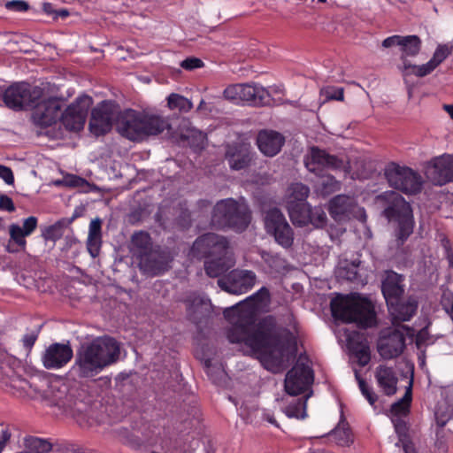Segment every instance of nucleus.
I'll return each mask as SVG.
<instances>
[{
  "label": "nucleus",
  "mask_w": 453,
  "mask_h": 453,
  "mask_svg": "<svg viewBox=\"0 0 453 453\" xmlns=\"http://www.w3.org/2000/svg\"><path fill=\"white\" fill-rule=\"evenodd\" d=\"M269 297L268 288L262 287L245 302L226 309L224 316L232 324L226 337L231 343H243L252 352L264 354L263 360L266 365L278 367L293 342V335L272 315L256 323L258 306Z\"/></svg>",
  "instance_id": "1"
},
{
  "label": "nucleus",
  "mask_w": 453,
  "mask_h": 453,
  "mask_svg": "<svg viewBox=\"0 0 453 453\" xmlns=\"http://www.w3.org/2000/svg\"><path fill=\"white\" fill-rule=\"evenodd\" d=\"M119 355L120 347L114 338L99 337L80 347L71 371L81 379L92 378L115 364Z\"/></svg>",
  "instance_id": "2"
},
{
  "label": "nucleus",
  "mask_w": 453,
  "mask_h": 453,
  "mask_svg": "<svg viewBox=\"0 0 453 453\" xmlns=\"http://www.w3.org/2000/svg\"><path fill=\"white\" fill-rule=\"evenodd\" d=\"M116 128L121 136L133 142H142L150 136L161 134L168 138L175 137L167 119L133 109L120 112L116 121Z\"/></svg>",
  "instance_id": "3"
},
{
  "label": "nucleus",
  "mask_w": 453,
  "mask_h": 453,
  "mask_svg": "<svg viewBox=\"0 0 453 453\" xmlns=\"http://www.w3.org/2000/svg\"><path fill=\"white\" fill-rule=\"evenodd\" d=\"M333 317L344 323H356L360 328H369L376 323L372 303L360 294L338 295L331 301Z\"/></svg>",
  "instance_id": "4"
},
{
  "label": "nucleus",
  "mask_w": 453,
  "mask_h": 453,
  "mask_svg": "<svg viewBox=\"0 0 453 453\" xmlns=\"http://www.w3.org/2000/svg\"><path fill=\"white\" fill-rule=\"evenodd\" d=\"M251 213L247 205L233 198L219 201L212 210L211 225L218 229L244 231L250 223Z\"/></svg>",
  "instance_id": "5"
},
{
  "label": "nucleus",
  "mask_w": 453,
  "mask_h": 453,
  "mask_svg": "<svg viewBox=\"0 0 453 453\" xmlns=\"http://www.w3.org/2000/svg\"><path fill=\"white\" fill-rule=\"evenodd\" d=\"M381 197L388 202V205L383 211V215L389 221H396L398 224L395 236L396 246L400 248L413 233L414 220L412 209L410 203L396 192L384 193Z\"/></svg>",
  "instance_id": "6"
},
{
  "label": "nucleus",
  "mask_w": 453,
  "mask_h": 453,
  "mask_svg": "<svg viewBox=\"0 0 453 453\" xmlns=\"http://www.w3.org/2000/svg\"><path fill=\"white\" fill-rule=\"evenodd\" d=\"M384 175L391 188L406 195H417L423 188L422 176L411 167L390 162L385 166Z\"/></svg>",
  "instance_id": "7"
},
{
  "label": "nucleus",
  "mask_w": 453,
  "mask_h": 453,
  "mask_svg": "<svg viewBox=\"0 0 453 453\" xmlns=\"http://www.w3.org/2000/svg\"><path fill=\"white\" fill-rule=\"evenodd\" d=\"M43 89L27 82H14L4 91V104L13 111L32 108L41 100Z\"/></svg>",
  "instance_id": "8"
},
{
  "label": "nucleus",
  "mask_w": 453,
  "mask_h": 453,
  "mask_svg": "<svg viewBox=\"0 0 453 453\" xmlns=\"http://www.w3.org/2000/svg\"><path fill=\"white\" fill-rule=\"evenodd\" d=\"M223 96L235 104L248 103L259 105L269 101L270 94L262 86L238 83L227 86L223 92Z\"/></svg>",
  "instance_id": "9"
},
{
  "label": "nucleus",
  "mask_w": 453,
  "mask_h": 453,
  "mask_svg": "<svg viewBox=\"0 0 453 453\" xmlns=\"http://www.w3.org/2000/svg\"><path fill=\"white\" fill-rule=\"evenodd\" d=\"M265 228L275 242L283 248H289L294 242V233L285 216L278 208L266 211L265 216Z\"/></svg>",
  "instance_id": "10"
},
{
  "label": "nucleus",
  "mask_w": 453,
  "mask_h": 453,
  "mask_svg": "<svg viewBox=\"0 0 453 453\" xmlns=\"http://www.w3.org/2000/svg\"><path fill=\"white\" fill-rule=\"evenodd\" d=\"M229 243L226 237L214 233L204 234L194 242L191 253L193 257L202 259L228 254Z\"/></svg>",
  "instance_id": "11"
},
{
  "label": "nucleus",
  "mask_w": 453,
  "mask_h": 453,
  "mask_svg": "<svg viewBox=\"0 0 453 453\" xmlns=\"http://www.w3.org/2000/svg\"><path fill=\"white\" fill-rule=\"evenodd\" d=\"M93 101L89 96L83 95L75 99L63 113L60 120L69 131H80L83 128L88 110Z\"/></svg>",
  "instance_id": "12"
},
{
  "label": "nucleus",
  "mask_w": 453,
  "mask_h": 453,
  "mask_svg": "<svg viewBox=\"0 0 453 453\" xmlns=\"http://www.w3.org/2000/svg\"><path fill=\"white\" fill-rule=\"evenodd\" d=\"M257 276L250 270H232L218 280V285L227 293L242 295L255 285Z\"/></svg>",
  "instance_id": "13"
},
{
  "label": "nucleus",
  "mask_w": 453,
  "mask_h": 453,
  "mask_svg": "<svg viewBox=\"0 0 453 453\" xmlns=\"http://www.w3.org/2000/svg\"><path fill=\"white\" fill-rule=\"evenodd\" d=\"M314 375L311 368L304 364H296L286 374L285 390L290 395L304 393L313 383Z\"/></svg>",
  "instance_id": "14"
},
{
  "label": "nucleus",
  "mask_w": 453,
  "mask_h": 453,
  "mask_svg": "<svg viewBox=\"0 0 453 453\" xmlns=\"http://www.w3.org/2000/svg\"><path fill=\"white\" fill-rule=\"evenodd\" d=\"M38 219L29 216L25 219L20 226L18 224L9 226V241L5 247L9 253L25 252L27 249L26 237L31 235L37 228Z\"/></svg>",
  "instance_id": "15"
},
{
  "label": "nucleus",
  "mask_w": 453,
  "mask_h": 453,
  "mask_svg": "<svg viewBox=\"0 0 453 453\" xmlns=\"http://www.w3.org/2000/svg\"><path fill=\"white\" fill-rule=\"evenodd\" d=\"M426 178L435 186L453 181V156L443 154L431 159L425 171Z\"/></svg>",
  "instance_id": "16"
},
{
  "label": "nucleus",
  "mask_w": 453,
  "mask_h": 453,
  "mask_svg": "<svg viewBox=\"0 0 453 453\" xmlns=\"http://www.w3.org/2000/svg\"><path fill=\"white\" fill-rule=\"evenodd\" d=\"M33 108L32 119L37 127H48L60 119L62 105L56 97L38 101Z\"/></svg>",
  "instance_id": "17"
},
{
  "label": "nucleus",
  "mask_w": 453,
  "mask_h": 453,
  "mask_svg": "<svg viewBox=\"0 0 453 453\" xmlns=\"http://www.w3.org/2000/svg\"><path fill=\"white\" fill-rule=\"evenodd\" d=\"M169 251L159 247L143 255L138 260L140 270L145 274L156 276L169 269V264L172 261Z\"/></svg>",
  "instance_id": "18"
},
{
  "label": "nucleus",
  "mask_w": 453,
  "mask_h": 453,
  "mask_svg": "<svg viewBox=\"0 0 453 453\" xmlns=\"http://www.w3.org/2000/svg\"><path fill=\"white\" fill-rule=\"evenodd\" d=\"M73 357V351L70 344L55 342L45 349L42 362L46 369L58 370L65 366Z\"/></svg>",
  "instance_id": "19"
},
{
  "label": "nucleus",
  "mask_w": 453,
  "mask_h": 453,
  "mask_svg": "<svg viewBox=\"0 0 453 453\" xmlns=\"http://www.w3.org/2000/svg\"><path fill=\"white\" fill-rule=\"evenodd\" d=\"M405 335L395 329L386 336H381L378 342V352L384 359H393L399 357L404 350Z\"/></svg>",
  "instance_id": "20"
},
{
  "label": "nucleus",
  "mask_w": 453,
  "mask_h": 453,
  "mask_svg": "<svg viewBox=\"0 0 453 453\" xmlns=\"http://www.w3.org/2000/svg\"><path fill=\"white\" fill-rule=\"evenodd\" d=\"M305 165L310 172L320 174L325 169L338 170L342 168L343 161L324 150L313 147L311 150V157Z\"/></svg>",
  "instance_id": "21"
},
{
  "label": "nucleus",
  "mask_w": 453,
  "mask_h": 453,
  "mask_svg": "<svg viewBox=\"0 0 453 453\" xmlns=\"http://www.w3.org/2000/svg\"><path fill=\"white\" fill-rule=\"evenodd\" d=\"M113 117L111 105L104 102L92 111L89 121L90 131L96 136L107 134L111 130Z\"/></svg>",
  "instance_id": "22"
},
{
  "label": "nucleus",
  "mask_w": 453,
  "mask_h": 453,
  "mask_svg": "<svg viewBox=\"0 0 453 453\" xmlns=\"http://www.w3.org/2000/svg\"><path fill=\"white\" fill-rule=\"evenodd\" d=\"M187 318L196 325L202 324L211 315L210 301L192 293L184 300Z\"/></svg>",
  "instance_id": "23"
},
{
  "label": "nucleus",
  "mask_w": 453,
  "mask_h": 453,
  "mask_svg": "<svg viewBox=\"0 0 453 453\" xmlns=\"http://www.w3.org/2000/svg\"><path fill=\"white\" fill-rule=\"evenodd\" d=\"M225 157L232 170L240 171L250 165L253 153L249 146L234 143L227 145Z\"/></svg>",
  "instance_id": "24"
},
{
  "label": "nucleus",
  "mask_w": 453,
  "mask_h": 453,
  "mask_svg": "<svg viewBox=\"0 0 453 453\" xmlns=\"http://www.w3.org/2000/svg\"><path fill=\"white\" fill-rule=\"evenodd\" d=\"M388 311L393 319V324L397 322L409 321L416 314L418 309V301L414 296H409L406 299L402 297L395 302L387 303Z\"/></svg>",
  "instance_id": "25"
},
{
  "label": "nucleus",
  "mask_w": 453,
  "mask_h": 453,
  "mask_svg": "<svg viewBox=\"0 0 453 453\" xmlns=\"http://www.w3.org/2000/svg\"><path fill=\"white\" fill-rule=\"evenodd\" d=\"M404 276L394 271H386L381 282V292L386 303L395 302L404 293Z\"/></svg>",
  "instance_id": "26"
},
{
  "label": "nucleus",
  "mask_w": 453,
  "mask_h": 453,
  "mask_svg": "<svg viewBox=\"0 0 453 453\" xmlns=\"http://www.w3.org/2000/svg\"><path fill=\"white\" fill-rule=\"evenodd\" d=\"M285 142L284 136L277 131L261 130L257 134V144L259 150L267 157L277 155Z\"/></svg>",
  "instance_id": "27"
},
{
  "label": "nucleus",
  "mask_w": 453,
  "mask_h": 453,
  "mask_svg": "<svg viewBox=\"0 0 453 453\" xmlns=\"http://www.w3.org/2000/svg\"><path fill=\"white\" fill-rule=\"evenodd\" d=\"M357 208L354 197L338 195L330 200L329 213L336 221L349 219Z\"/></svg>",
  "instance_id": "28"
},
{
  "label": "nucleus",
  "mask_w": 453,
  "mask_h": 453,
  "mask_svg": "<svg viewBox=\"0 0 453 453\" xmlns=\"http://www.w3.org/2000/svg\"><path fill=\"white\" fill-rule=\"evenodd\" d=\"M348 346L361 366H365L371 360L370 347L365 336L358 332H352L348 336Z\"/></svg>",
  "instance_id": "29"
},
{
  "label": "nucleus",
  "mask_w": 453,
  "mask_h": 453,
  "mask_svg": "<svg viewBox=\"0 0 453 453\" xmlns=\"http://www.w3.org/2000/svg\"><path fill=\"white\" fill-rule=\"evenodd\" d=\"M375 379L386 395H393L396 393L398 377L393 367L380 365L375 370Z\"/></svg>",
  "instance_id": "30"
},
{
  "label": "nucleus",
  "mask_w": 453,
  "mask_h": 453,
  "mask_svg": "<svg viewBox=\"0 0 453 453\" xmlns=\"http://www.w3.org/2000/svg\"><path fill=\"white\" fill-rule=\"evenodd\" d=\"M130 245L131 252L137 260L155 249L150 234L146 231L134 232L131 237Z\"/></svg>",
  "instance_id": "31"
},
{
  "label": "nucleus",
  "mask_w": 453,
  "mask_h": 453,
  "mask_svg": "<svg viewBox=\"0 0 453 453\" xmlns=\"http://www.w3.org/2000/svg\"><path fill=\"white\" fill-rule=\"evenodd\" d=\"M234 265L232 258L227 256H219L208 258L204 263L205 273L209 277L218 278L226 273Z\"/></svg>",
  "instance_id": "32"
},
{
  "label": "nucleus",
  "mask_w": 453,
  "mask_h": 453,
  "mask_svg": "<svg viewBox=\"0 0 453 453\" xmlns=\"http://www.w3.org/2000/svg\"><path fill=\"white\" fill-rule=\"evenodd\" d=\"M77 215L71 218H62L54 224L45 226L42 229V237L45 241L56 242L62 238L65 230L74 221Z\"/></svg>",
  "instance_id": "33"
},
{
  "label": "nucleus",
  "mask_w": 453,
  "mask_h": 453,
  "mask_svg": "<svg viewBox=\"0 0 453 453\" xmlns=\"http://www.w3.org/2000/svg\"><path fill=\"white\" fill-rule=\"evenodd\" d=\"M311 205L307 203H288V211L294 225L304 226L311 221Z\"/></svg>",
  "instance_id": "34"
},
{
  "label": "nucleus",
  "mask_w": 453,
  "mask_h": 453,
  "mask_svg": "<svg viewBox=\"0 0 453 453\" xmlns=\"http://www.w3.org/2000/svg\"><path fill=\"white\" fill-rule=\"evenodd\" d=\"M412 400V382L406 388L405 394L402 399L394 403L390 407L392 418L406 417L410 412V406Z\"/></svg>",
  "instance_id": "35"
},
{
  "label": "nucleus",
  "mask_w": 453,
  "mask_h": 453,
  "mask_svg": "<svg viewBox=\"0 0 453 453\" xmlns=\"http://www.w3.org/2000/svg\"><path fill=\"white\" fill-rule=\"evenodd\" d=\"M436 68L430 62V60L421 65H412L409 60H403V65L401 68L404 77L414 74L417 77L422 78L432 73Z\"/></svg>",
  "instance_id": "36"
},
{
  "label": "nucleus",
  "mask_w": 453,
  "mask_h": 453,
  "mask_svg": "<svg viewBox=\"0 0 453 453\" xmlns=\"http://www.w3.org/2000/svg\"><path fill=\"white\" fill-rule=\"evenodd\" d=\"M199 442L193 436L187 434L175 439L171 453H195Z\"/></svg>",
  "instance_id": "37"
},
{
  "label": "nucleus",
  "mask_w": 453,
  "mask_h": 453,
  "mask_svg": "<svg viewBox=\"0 0 453 453\" xmlns=\"http://www.w3.org/2000/svg\"><path fill=\"white\" fill-rule=\"evenodd\" d=\"M421 40L418 35H406L403 36V42H401V50L403 55L401 59L403 61L406 57L417 56L421 49Z\"/></svg>",
  "instance_id": "38"
},
{
  "label": "nucleus",
  "mask_w": 453,
  "mask_h": 453,
  "mask_svg": "<svg viewBox=\"0 0 453 453\" xmlns=\"http://www.w3.org/2000/svg\"><path fill=\"white\" fill-rule=\"evenodd\" d=\"M25 447L31 453H49L52 449V444L49 441L34 436L25 439Z\"/></svg>",
  "instance_id": "39"
},
{
  "label": "nucleus",
  "mask_w": 453,
  "mask_h": 453,
  "mask_svg": "<svg viewBox=\"0 0 453 453\" xmlns=\"http://www.w3.org/2000/svg\"><path fill=\"white\" fill-rule=\"evenodd\" d=\"M262 258L271 269V273H280L287 268V261L277 254L264 252Z\"/></svg>",
  "instance_id": "40"
},
{
  "label": "nucleus",
  "mask_w": 453,
  "mask_h": 453,
  "mask_svg": "<svg viewBox=\"0 0 453 453\" xmlns=\"http://www.w3.org/2000/svg\"><path fill=\"white\" fill-rule=\"evenodd\" d=\"M330 436L341 446L352 442V434L348 424L339 425L330 433Z\"/></svg>",
  "instance_id": "41"
},
{
  "label": "nucleus",
  "mask_w": 453,
  "mask_h": 453,
  "mask_svg": "<svg viewBox=\"0 0 453 453\" xmlns=\"http://www.w3.org/2000/svg\"><path fill=\"white\" fill-rule=\"evenodd\" d=\"M307 398H300L290 403L286 409V414L289 418L304 419L307 417Z\"/></svg>",
  "instance_id": "42"
},
{
  "label": "nucleus",
  "mask_w": 453,
  "mask_h": 453,
  "mask_svg": "<svg viewBox=\"0 0 453 453\" xmlns=\"http://www.w3.org/2000/svg\"><path fill=\"white\" fill-rule=\"evenodd\" d=\"M392 423L398 436V442L396 443L397 446L412 441L409 434L408 424L403 418H392Z\"/></svg>",
  "instance_id": "43"
},
{
  "label": "nucleus",
  "mask_w": 453,
  "mask_h": 453,
  "mask_svg": "<svg viewBox=\"0 0 453 453\" xmlns=\"http://www.w3.org/2000/svg\"><path fill=\"white\" fill-rule=\"evenodd\" d=\"M167 105L171 110H180V111L188 112L192 107L193 104L188 98L179 95L171 94L167 98Z\"/></svg>",
  "instance_id": "44"
},
{
  "label": "nucleus",
  "mask_w": 453,
  "mask_h": 453,
  "mask_svg": "<svg viewBox=\"0 0 453 453\" xmlns=\"http://www.w3.org/2000/svg\"><path fill=\"white\" fill-rule=\"evenodd\" d=\"M290 201L288 203H306L305 200L309 196L310 188L300 182L293 183L290 188Z\"/></svg>",
  "instance_id": "45"
},
{
  "label": "nucleus",
  "mask_w": 453,
  "mask_h": 453,
  "mask_svg": "<svg viewBox=\"0 0 453 453\" xmlns=\"http://www.w3.org/2000/svg\"><path fill=\"white\" fill-rule=\"evenodd\" d=\"M310 214L311 221H309V224H311L317 228H322L326 225V214L321 207L311 206Z\"/></svg>",
  "instance_id": "46"
},
{
  "label": "nucleus",
  "mask_w": 453,
  "mask_h": 453,
  "mask_svg": "<svg viewBox=\"0 0 453 453\" xmlns=\"http://www.w3.org/2000/svg\"><path fill=\"white\" fill-rule=\"evenodd\" d=\"M452 52V47L440 44L435 49L430 62L437 68Z\"/></svg>",
  "instance_id": "47"
},
{
  "label": "nucleus",
  "mask_w": 453,
  "mask_h": 453,
  "mask_svg": "<svg viewBox=\"0 0 453 453\" xmlns=\"http://www.w3.org/2000/svg\"><path fill=\"white\" fill-rule=\"evenodd\" d=\"M320 191L324 196H328L340 188V182L332 175L324 177L320 183Z\"/></svg>",
  "instance_id": "48"
},
{
  "label": "nucleus",
  "mask_w": 453,
  "mask_h": 453,
  "mask_svg": "<svg viewBox=\"0 0 453 453\" xmlns=\"http://www.w3.org/2000/svg\"><path fill=\"white\" fill-rule=\"evenodd\" d=\"M357 378L358 380V386L362 395L366 398L371 405H373L378 400L377 395L365 380L361 379L357 375Z\"/></svg>",
  "instance_id": "49"
},
{
  "label": "nucleus",
  "mask_w": 453,
  "mask_h": 453,
  "mask_svg": "<svg viewBox=\"0 0 453 453\" xmlns=\"http://www.w3.org/2000/svg\"><path fill=\"white\" fill-rule=\"evenodd\" d=\"M101 246L102 237L88 236L87 250L93 258H96L99 256Z\"/></svg>",
  "instance_id": "50"
},
{
  "label": "nucleus",
  "mask_w": 453,
  "mask_h": 453,
  "mask_svg": "<svg viewBox=\"0 0 453 453\" xmlns=\"http://www.w3.org/2000/svg\"><path fill=\"white\" fill-rule=\"evenodd\" d=\"M4 7L12 12H24L29 9V4L24 0H12L7 1Z\"/></svg>",
  "instance_id": "51"
},
{
  "label": "nucleus",
  "mask_w": 453,
  "mask_h": 453,
  "mask_svg": "<svg viewBox=\"0 0 453 453\" xmlns=\"http://www.w3.org/2000/svg\"><path fill=\"white\" fill-rule=\"evenodd\" d=\"M325 96L327 99L342 101L344 97V91L342 88L328 87L324 90Z\"/></svg>",
  "instance_id": "52"
},
{
  "label": "nucleus",
  "mask_w": 453,
  "mask_h": 453,
  "mask_svg": "<svg viewBox=\"0 0 453 453\" xmlns=\"http://www.w3.org/2000/svg\"><path fill=\"white\" fill-rule=\"evenodd\" d=\"M203 65V62L197 58H188L181 61L180 66L185 70H195Z\"/></svg>",
  "instance_id": "53"
},
{
  "label": "nucleus",
  "mask_w": 453,
  "mask_h": 453,
  "mask_svg": "<svg viewBox=\"0 0 453 453\" xmlns=\"http://www.w3.org/2000/svg\"><path fill=\"white\" fill-rule=\"evenodd\" d=\"M88 236L102 237V222L99 219L91 220Z\"/></svg>",
  "instance_id": "54"
},
{
  "label": "nucleus",
  "mask_w": 453,
  "mask_h": 453,
  "mask_svg": "<svg viewBox=\"0 0 453 453\" xmlns=\"http://www.w3.org/2000/svg\"><path fill=\"white\" fill-rule=\"evenodd\" d=\"M15 209L14 203L11 197L6 195L0 196V210L13 212Z\"/></svg>",
  "instance_id": "55"
},
{
  "label": "nucleus",
  "mask_w": 453,
  "mask_h": 453,
  "mask_svg": "<svg viewBox=\"0 0 453 453\" xmlns=\"http://www.w3.org/2000/svg\"><path fill=\"white\" fill-rule=\"evenodd\" d=\"M0 178L8 185L14 183V175L12 169L3 165H0Z\"/></svg>",
  "instance_id": "56"
},
{
  "label": "nucleus",
  "mask_w": 453,
  "mask_h": 453,
  "mask_svg": "<svg viewBox=\"0 0 453 453\" xmlns=\"http://www.w3.org/2000/svg\"><path fill=\"white\" fill-rule=\"evenodd\" d=\"M38 338V332H31L26 334L22 338L23 346L27 349H31L35 345L36 340Z\"/></svg>",
  "instance_id": "57"
},
{
  "label": "nucleus",
  "mask_w": 453,
  "mask_h": 453,
  "mask_svg": "<svg viewBox=\"0 0 453 453\" xmlns=\"http://www.w3.org/2000/svg\"><path fill=\"white\" fill-rule=\"evenodd\" d=\"M442 247L444 249L445 257L449 262V265L453 268V249L449 239L444 238L442 240Z\"/></svg>",
  "instance_id": "58"
},
{
  "label": "nucleus",
  "mask_w": 453,
  "mask_h": 453,
  "mask_svg": "<svg viewBox=\"0 0 453 453\" xmlns=\"http://www.w3.org/2000/svg\"><path fill=\"white\" fill-rule=\"evenodd\" d=\"M77 421L82 427H91L96 425L99 421L97 418L93 417H87V414H82L78 417Z\"/></svg>",
  "instance_id": "59"
},
{
  "label": "nucleus",
  "mask_w": 453,
  "mask_h": 453,
  "mask_svg": "<svg viewBox=\"0 0 453 453\" xmlns=\"http://www.w3.org/2000/svg\"><path fill=\"white\" fill-rule=\"evenodd\" d=\"M403 36L401 35H392L387 37L382 42V46L384 48H390L395 45L401 46V42H403Z\"/></svg>",
  "instance_id": "60"
},
{
  "label": "nucleus",
  "mask_w": 453,
  "mask_h": 453,
  "mask_svg": "<svg viewBox=\"0 0 453 453\" xmlns=\"http://www.w3.org/2000/svg\"><path fill=\"white\" fill-rule=\"evenodd\" d=\"M180 139L182 140H188L190 136H196V138H198L200 142L196 144L197 147H202L204 136L202 134V132L196 131V130H188L186 134L181 133L180 134Z\"/></svg>",
  "instance_id": "61"
},
{
  "label": "nucleus",
  "mask_w": 453,
  "mask_h": 453,
  "mask_svg": "<svg viewBox=\"0 0 453 453\" xmlns=\"http://www.w3.org/2000/svg\"><path fill=\"white\" fill-rule=\"evenodd\" d=\"M429 338L428 331L426 328H423L418 332L416 334V345L419 348L421 345L425 344Z\"/></svg>",
  "instance_id": "62"
},
{
  "label": "nucleus",
  "mask_w": 453,
  "mask_h": 453,
  "mask_svg": "<svg viewBox=\"0 0 453 453\" xmlns=\"http://www.w3.org/2000/svg\"><path fill=\"white\" fill-rule=\"evenodd\" d=\"M85 180L76 175H69L65 178L66 185L69 187H81Z\"/></svg>",
  "instance_id": "63"
},
{
  "label": "nucleus",
  "mask_w": 453,
  "mask_h": 453,
  "mask_svg": "<svg viewBox=\"0 0 453 453\" xmlns=\"http://www.w3.org/2000/svg\"><path fill=\"white\" fill-rule=\"evenodd\" d=\"M11 438V432L9 429H4L1 433V438H0V453H2L4 448L5 447V444Z\"/></svg>",
  "instance_id": "64"
}]
</instances>
